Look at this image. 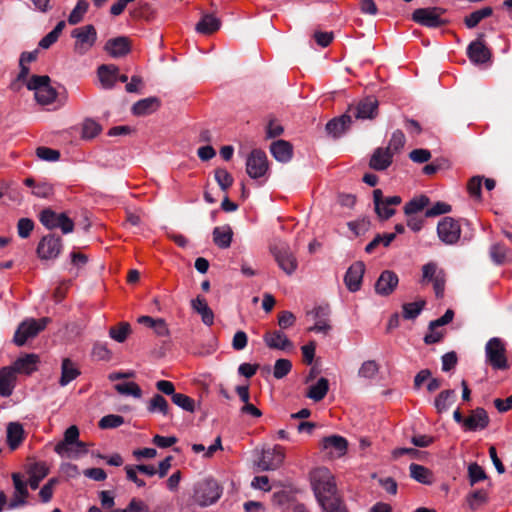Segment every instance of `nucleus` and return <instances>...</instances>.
<instances>
[{"label": "nucleus", "instance_id": "obj_8", "mask_svg": "<svg viewBox=\"0 0 512 512\" xmlns=\"http://www.w3.org/2000/svg\"><path fill=\"white\" fill-rule=\"evenodd\" d=\"M75 38L74 51L79 55L87 53L95 44L97 32L93 25H86L72 31Z\"/></svg>", "mask_w": 512, "mask_h": 512}, {"label": "nucleus", "instance_id": "obj_48", "mask_svg": "<svg viewBox=\"0 0 512 512\" xmlns=\"http://www.w3.org/2000/svg\"><path fill=\"white\" fill-rule=\"evenodd\" d=\"M509 249L504 245L496 243L490 248V257L496 264H502L506 261Z\"/></svg>", "mask_w": 512, "mask_h": 512}, {"label": "nucleus", "instance_id": "obj_52", "mask_svg": "<svg viewBox=\"0 0 512 512\" xmlns=\"http://www.w3.org/2000/svg\"><path fill=\"white\" fill-rule=\"evenodd\" d=\"M215 180L223 191H226L233 184L232 175L223 168L215 170Z\"/></svg>", "mask_w": 512, "mask_h": 512}, {"label": "nucleus", "instance_id": "obj_49", "mask_svg": "<svg viewBox=\"0 0 512 512\" xmlns=\"http://www.w3.org/2000/svg\"><path fill=\"white\" fill-rule=\"evenodd\" d=\"M292 369V363L288 359H278L273 368V376L276 379H282L287 376Z\"/></svg>", "mask_w": 512, "mask_h": 512}, {"label": "nucleus", "instance_id": "obj_6", "mask_svg": "<svg viewBox=\"0 0 512 512\" xmlns=\"http://www.w3.org/2000/svg\"><path fill=\"white\" fill-rule=\"evenodd\" d=\"M446 12L442 7L418 8L412 13V20L428 28H437L445 24L441 16Z\"/></svg>", "mask_w": 512, "mask_h": 512}, {"label": "nucleus", "instance_id": "obj_32", "mask_svg": "<svg viewBox=\"0 0 512 512\" xmlns=\"http://www.w3.org/2000/svg\"><path fill=\"white\" fill-rule=\"evenodd\" d=\"M29 478L27 484L35 490L40 482L48 475V468L45 463H33L28 470Z\"/></svg>", "mask_w": 512, "mask_h": 512}, {"label": "nucleus", "instance_id": "obj_64", "mask_svg": "<svg viewBox=\"0 0 512 512\" xmlns=\"http://www.w3.org/2000/svg\"><path fill=\"white\" fill-rule=\"evenodd\" d=\"M92 354L98 360H110L111 355H112V353L108 349L107 345L103 344V343H96L93 346Z\"/></svg>", "mask_w": 512, "mask_h": 512}, {"label": "nucleus", "instance_id": "obj_14", "mask_svg": "<svg viewBox=\"0 0 512 512\" xmlns=\"http://www.w3.org/2000/svg\"><path fill=\"white\" fill-rule=\"evenodd\" d=\"M439 238L445 244H455L461 235L459 223L451 217H444L437 226Z\"/></svg>", "mask_w": 512, "mask_h": 512}, {"label": "nucleus", "instance_id": "obj_38", "mask_svg": "<svg viewBox=\"0 0 512 512\" xmlns=\"http://www.w3.org/2000/svg\"><path fill=\"white\" fill-rule=\"evenodd\" d=\"M493 14L491 7H483L479 10L472 12L464 18V23L467 28H475L483 19L490 17Z\"/></svg>", "mask_w": 512, "mask_h": 512}, {"label": "nucleus", "instance_id": "obj_56", "mask_svg": "<svg viewBox=\"0 0 512 512\" xmlns=\"http://www.w3.org/2000/svg\"><path fill=\"white\" fill-rule=\"evenodd\" d=\"M101 131L100 125L91 119L85 120L82 128L83 138L91 139L97 136Z\"/></svg>", "mask_w": 512, "mask_h": 512}, {"label": "nucleus", "instance_id": "obj_43", "mask_svg": "<svg viewBox=\"0 0 512 512\" xmlns=\"http://www.w3.org/2000/svg\"><path fill=\"white\" fill-rule=\"evenodd\" d=\"M429 203V199L426 196H419L413 198L408 203H406L404 207V212L406 216L416 215L418 212H421Z\"/></svg>", "mask_w": 512, "mask_h": 512}, {"label": "nucleus", "instance_id": "obj_61", "mask_svg": "<svg viewBox=\"0 0 512 512\" xmlns=\"http://www.w3.org/2000/svg\"><path fill=\"white\" fill-rule=\"evenodd\" d=\"M36 155L45 161H57L60 158L58 150L51 149L48 147H39L36 150Z\"/></svg>", "mask_w": 512, "mask_h": 512}, {"label": "nucleus", "instance_id": "obj_59", "mask_svg": "<svg viewBox=\"0 0 512 512\" xmlns=\"http://www.w3.org/2000/svg\"><path fill=\"white\" fill-rule=\"evenodd\" d=\"M34 228V223L29 218H21L17 223V232L21 238H27Z\"/></svg>", "mask_w": 512, "mask_h": 512}, {"label": "nucleus", "instance_id": "obj_2", "mask_svg": "<svg viewBox=\"0 0 512 512\" xmlns=\"http://www.w3.org/2000/svg\"><path fill=\"white\" fill-rule=\"evenodd\" d=\"M486 363L494 370H507L510 364L507 358L505 342L499 337L489 339L485 345Z\"/></svg>", "mask_w": 512, "mask_h": 512}, {"label": "nucleus", "instance_id": "obj_22", "mask_svg": "<svg viewBox=\"0 0 512 512\" xmlns=\"http://www.w3.org/2000/svg\"><path fill=\"white\" fill-rule=\"evenodd\" d=\"M398 284L397 275L389 270H386L381 273L379 279L375 284V290L380 295H389L393 292Z\"/></svg>", "mask_w": 512, "mask_h": 512}, {"label": "nucleus", "instance_id": "obj_11", "mask_svg": "<svg viewBox=\"0 0 512 512\" xmlns=\"http://www.w3.org/2000/svg\"><path fill=\"white\" fill-rule=\"evenodd\" d=\"M378 101L374 97H368L359 101L355 105H350L347 114L352 119H372L377 115Z\"/></svg>", "mask_w": 512, "mask_h": 512}, {"label": "nucleus", "instance_id": "obj_47", "mask_svg": "<svg viewBox=\"0 0 512 512\" xmlns=\"http://www.w3.org/2000/svg\"><path fill=\"white\" fill-rule=\"evenodd\" d=\"M424 305H425L424 300L404 304L403 305V317L405 319L416 318L422 311Z\"/></svg>", "mask_w": 512, "mask_h": 512}, {"label": "nucleus", "instance_id": "obj_60", "mask_svg": "<svg viewBox=\"0 0 512 512\" xmlns=\"http://www.w3.org/2000/svg\"><path fill=\"white\" fill-rule=\"evenodd\" d=\"M440 270L435 263H427L422 267V283L432 282Z\"/></svg>", "mask_w": 512, "mask_h": 512}, {"label": "nucleus", "instance_id": "obj_37", "mask_svg": "<svg viewBox=\"0 0 512 512\" xmlns=\"http://www.w3.org/2000/svg\"><path fill=\"white\" fill-rule=\"evenodd\" d=\"M79 374L80 372L74 363L70 359H64L62 362V373L59 381L60 385H68L71 381L76 379Z\"/></svg>", "mask_w": 512, "mask_h": 512}, {"label": "nucleus", "instance_id": "obj_51", "mask_svg": "<svg viewBox=\"0 0 512 512\" xmlns=\"http://www.w3.org/2000/svg\"><path fill=\"white\" fill-rule=\"evenodd\" d=\"M405 144V135L401 130H396L393 132L391 139L389 140V144L386 149L393 152V155L399 152Z\"/></svg>", "mask_w": 512, "mask_h": 512}, {"label": "nucleus", "instance_id": "obj_31", "mask_svg": "<svg viewBox=\"0 0 512 512\" xmlns=\"http://www.w3.org/2000/svg\"><path fill=\"white\" fill-rule=\"evenodd\" d=\"M118 68L114 65H101L98 68L97 74L101 86L104 89H111L117 80Z\"/></svg>", "mask_w": 512, "mask_h": 512}, {"label": "nucleus", "instance_id": "obj_57", "mask_svg": "<svg viewBox=\"0 0 512 512\" xmlns=\"http://www.w3.org/2000/svg\"><path fill=\"white\" fill-rule=\"evenodd\" d=\"M444 336L443 330L438 325H434L433 321L429 324V332L424 337L426 344H434L439 342Z\"/></svg>", "mask_w": 512, "mask_h": 512}, {"label": "nucleus", "instance_id": "obj_12", "mask_svg": "<svg viewBox=\"0 0 512 512\" xmlns=\"http://www.w3.org/2000/svg\"><path fill=\"white\" fill-rule=\"evenodd\" d=\"M268 171V160L266 154L258 149L253 150L246 160V172L253 178L263 177Z\"/></svg>", "mask_w": 512, "mask_h": 512}, {"label": "nucleus", "instance_id": "obj_36", "mask_svg": "<svg viewBox=\"0 0 512 512\" xmlns=\"http://www.w3.org/2000/svg\"><path fill=\"white\" fill-rule=\"evenodd\" d=\"M328 390L329 382L326 378L322 377L315 384L309 387L306 397L315 402H319L326 396Z\"/></svg>", "mask_w": 512, "mask_h": 512}, {"label": "nucleus", "instance_id": "obj_27", "mask_svg": "<svg viewBox=\"0 0 512 512\" xmlns=\"http://www.w3.org/2000/svg\"><path fill=\"white\" fill-rule=\"evenodd\" d=\"M192 309L201 316L202 322L207 326L214 323V313L202 296H197L191 301Z\"/></svg>", "mask_w": 512, "mask_h": 512}, {"label": "nucleus", "instance_id": "obj_10", "mask_svg": "<svg viewBox=\"0 0 512 512\" xmlns=\"http://www.w3.org/2000/svg\"><path fill=\"white\" fill-rule=\"evenodd\" d=\"M271 252L278 266L287 274L292 275L297 269L298 263L285 243L274 244Z\"/></svg>", "mask_w": 512, "mask_h": 512}, {"label": "nucleus", "instance_id": "obj_54", "mask_svg": "<svg viewBox=\"0 0 512 512\" xmlns=\"http://www.w3.org/2000/svg\"><path fill=\"white\" fill-rule=\"evenodd\" d=\"M124 423V418L120 415H106L99 421V427L102 429L117 428Z\"/></svg>", "mask_w": 512, "mask_h": 512}, {"label": "nucleus", "instance_id": "obj_35", "mask_svg": "<svg viewBox=\"0 0 512 512\" xmlns=\"http://www.w3.org/2000/svg\"><path fill=\"white\" fill-rule=\"evenodd\" d=\"M351 124L350 115L347 112L339 118H334L326 124L329 134L337 137L341 135Z\"/></svg>", "mask_w": 512, "mask_h": 512}, {"label": "nucleus", "instance_id": "obj_25", "mask_svg": "<svg viewBox=\"0 0 512 512\" xmlns=\"http://www.w3.org/2000/svg\"><path fill=\"white\" fill-rule=\"evenodd\" d=\"M468 57L473 63L482 64L487 62L491 53L481 40L473 41L467 49Z\"/></svg>", "mask_w": 512, "mask_h": 512}, {"label": "nucleus", "instance_id": "obj_3", "mask_svg": "<svg viewBox=\"0 0 512 512\" xmlns=\"http://www.w3.org/2000/svg\"><path fill=\"white\" fill-rule=\"evenodd\" d=\"M27 88L34 91L37 103L41 106L53 104L57 98V91L50 85V78L46 75H34L27 83Z\"/></svg>", "mask_w": 512, "mask_h": 512}, {"label": "nucleus", "instance_id": "obj_19", "mask_svg": "<svg viewBox=\"0 0 512 512\" xmlns=\"http://www.w3.org/2000/svg\"><path fill=\"white\" fill-rule=\"evenodd\" d=\"M364 272L365 265L360 261L353 263L348 268L344 281L351 292H356L360 289Z\"/></svg>", "mask_w": 512, "mask_h": 512}, {"label": "nucleus", "instance_id": "obj_46", "mask_svg": "<svg viewBox=\"0 0 512 512\" xmlns=\"http://www.w3.org/2000/svg\"><path fill=\"white\" fill-rule=\"evenodd\" d=\"M88 3L84 0H79L76 4V6L74 7V9L71 11L69 17H68V22L71 24V25H75L77 23H79L84 15L86 14L87 10H88Z\"/></svg>", "mask_w": 512, "mask_h": 512}, {"label": "nucleus", "instance_id": "obj_53", "mask_svg": "<svg viewBox=\"0 0 512 512\" xmlns=\"http://www.w3.org/2000/svg\"><path fill=\"white\" fill-rule=\"evenodd\" d=\"M172 402L188 412L194 411V400L189 396L182 393H175L172 397Z\"/></svg>", "mask_w": 512, "mask_h": 512}, {"label": "nucleus", "instance_id": "obj_34", "mask_svg": "<svg viewBox=\"0 0 512 512\" xmlns=\"http://www.w3.org/2000/svg\"><path fill=\"white\" fill-rule=\"evenodd\" d=\"M220 20L211 14L204 15L196 25V31L200 34H212L220 28Z\"/></svg>", "mask_w": 512, "mask_h": 512}, {"label": "nucleus", "instance_id": "obj_28", "mask_svg": "<svg viewBox=\"0 0 512 512\" xmlns=\"http://www.w3.org/2000/svg\"><path fill=\"white\" fill-rule=\"evenodd\" d=\"M160 107V101L156 97H148L137 101L133 107L132 112L136 116H146L154 113Z\"/></svg>", "mask_w": 512, "mask_h": 512}, {"label": "nucleus", "instance_id": "obj_5", "mask_svg": "<svg viewBox=\"0 0 512 512\" xmlns=\"http://www.w3.org/2000/svg\"><path fill=\"white\" fill-rule=\"evenodd\" d=\"M50 319L43 317L40 319L28 318L24 320L17 328L13 341L17 346H23L27 340L36 337L49 324Z\"/></svg>", "mask_w": 512, "mask_h": 512}, {"label": "nucleus", "instance_id": "obj_58", "mask_svg": "<svg viewBox=\"0 0 512 512\" xmlns=\"http://www.w3.org/2000/svg\"><path fill=\"white\" fill-rule=\"evenodd\" d=\"M469 480L471 485L482 481L486 478L485 471L476 463L470 464L468 467Z\"/></svg>", "mask_w": 512, "mask_h": 512}, {"label": "nucleus", "instance_id": "obj_16", "mask_svg": "<svg viewBox=\"0 0 512 512\" xmlns=\"http://www.w3.org/2000/svg\"><path fill=\"white\" fill-rule=\"evenodd\" d=\"M62 249L61 239L54 235L43 237L37 247V254L42 260L58 257Z\"/></svg>", "mask_w": 512, "mask_h": 512}, {"label": "nucleus", "instance_id": "obj_13", "mask_svg": "<svg viewBox=\"0 0 512 512\" xmlns=\"http://www.w3.org/2000/svg\"><path fill=\"white\" fill-rule=\"evenodd\" d=\"M285 458L284 448L276 445L271 449L263 450L257 462V466L262 471L275 470L281 466Z\"/></svg>", "mask_w": 512, "mask_h": 512}, {"label": "nucleus", "instance_id": "obj_17", "mask_svg": "<svg viewBox=\"0 0 512 512\" xmlns=\"http://www.w3.org/2000/svg\"><path fill=\"white\" fill-rule=\"evenodd\" d=\"M12 480L15 491L13 498L8 504V509L10 510L24 506L27 503V498L29 495L27 490L28 484L22 479V476L19 473H13Z\"/></svg>", "mask_w": 512, "mask_h": 512}, {"label": "nucleus", "instance_id": "obj_7", "mask_svg": "<svg viewBox=\"0 0 512 512\" xmlns=\"http://www.w3.org/2000/svg\"><path fill=\"white\" fill-rule=\"evenodd\" d=\"M39 220L47 229L60 228L64 234L71 233L74 229L73 221L65 213H56L51 209L43 210Z\"/></svg>", "mask_w": 512, "mask_h": 512}, {"label": "nucleus", "instance_id": "obj_26", "mask_svg": "<svg viewBox=\"0 0 512 512\" xmlns=\"http://www.w3.org/2000/svg\"><path fill=\"white\" fill-rule=\"evenodd\" d=\"M7 444L11 450H16L24 440L25 432L19 422H10L7 425Z\"/></svg>", "mask_w": 512, "mask_h": 512}, {"label": "nucleus", "instance_id": "obj_44", "mask_svg": "<svg viewBox=\"0 0 512 512\" xmlns=\"http://www.w3.org/2000/svg\"><path fill=\"white\" fill-rule=\"evenodd\" d=\"M131 332L130 324L127 322H121L115 327H111L109 330V336L119 342L123 343Z\"/></svg>", "mask_w": 512, "mask_h": 512}, {"label": "nucleus", "instance_id": "obj_20", "mask_svg": "<svg viewBox=\"0 0 512 512\" xmlns=\"http://www.w3.org/2000/svg\"><path fill=\"white\" fill-rule=\"evenodd\" d=\"M489 424V417L483 408H476L464 419L463 427L465 430L476 431L485 429Z\"/></svg>", "mask_w": 512, "mask_h": 512}, {"label": "nucleus", "instance_id": "obj_45", "mask_svg": "<svg viewBox=\"0 0 512 512\" xmlns=\"http://www.w3.org/2000/svg\"><path fill=\"white\" fill-rule=\"evenodd\" d=\"M114 388L122 395L133 396L135 398H140L142 396V390L135 382L119 383L116 384Z\"/></svg>", "mask_w": 512, "mask_h": 512}, {"label": "nucleus", "instance_id": "obj_23", "mask_svg": "<svg viewBox=\"0 0 512 512\" xmlns=\"http://www.w3.org/2000/svg\"><path fill=\"white\" fill-rule=\"evenodd\" d=\"M393 156L389 149L377 148L370 158L369 166L378 171L386 170L391 165Z\"/></svg>", "mask_w": 512, "mask_h": 512}, {"label": "nucleus", "instance_id": "obj_21", "mask_svg": "<svg viewBox=\"0 0 512 512\" xmlns=\"http://www.w3.org/2000/svg\"><path fill=\"white\" fill-rule=\"evenodd\" d=\"M104 49L110 56L119 58L130 52L131 45L127 37L121 36L109 39L106 42Z\"/></svg>", "mask_w": 512, "mask_h": 512}, {"label": "nucleus", "instance_id": "obj_15", "mask_svg": "<svg viewBox=\"0 0 512 512\" xmlns=\"http://www.w3.org/2000/svg\"><path fill=\"white\" fill-rule=\"evenodd\" d=\"M320 447L331 458H340L344 456L348 449L347 440L339 435L324 437L320 442Z\"/></svg>", "mask_w": 512, "mask_h": 512}, {"label": "nucleus", "instance_id": "obj_4", "mask_svg": "<svg viewBox=\"0 0 512 512\" xmlns=\"http://www.w3.org/2000/svg\"><path fill=\"white\" fill-rule=\"evenodd\" d=\"M222 495V489L213 479H204L195 486L193 499L199 506L206 507L214 504Z\"/></svg>", "mask_w": 512, "mask_h": 512}, {"label": "nucleus", "instance_id": "obj_29", "mask_svg": "<svg viewBox=\"0 0 512 512\" xmlns=\"http://www.w3.org/2000/svg\"><path fill=\"white\" fill-rule=\"evenodd\" d=\"M77 442H81L79 440V429L76 425H71L64 432L63 440L55 445L54 451L57 454H64L67 451L68 446H74Z\"/></svg>", "mask_w": 512, "mask_h": 512}, {"label": "nucleus", "instance_id": "obj_50", "mask_svg": "<svg viewBox=\"0 0 512 512\" xmlns=\"http://www.w3.org/2000/svg\"><path fill=\"white\" fill-rule=\"evenodd\" d=\"M379 371V365L374 360H368L362 363L359 368L358 375L362 378L371 379L376 376Z\"/></svg>", "mask_w": 512, "mask_h": 512}, {"label": "nucleus", "instance_id": "obj_42", "mask_svg": "<svg viewBox=\"0 0 512 512\" xmlns=\"http://www.w3.org/2000/svg\"><path fill=\"white\" fill-rule=\"evenodd\" d=\"M454 390H444L435 399L434 405L438 413H443L449 409L454 402Z\"/></svg>", "mask_w": 512, "mask_h": 512}, {"label": "nucleus", "instance_id": "obj_24", "mask_svg": "<svg viewBox=\"0 0 512 512\" xmlns=\"http://www.w3.org/2000/svg\"><path fill=\"white\" fill-rule=\"evenodd\" d=\"M16 384V373L11 366L0 369V396L9 397L12 395Z\"/></svg>", "mask_w": 512, "mask_h": 512}, {"label": "nucleus", "instance_id": "obj_41", "mask_svg": "<svg viewBox=\"0 0 512 512\" xmlns=\"http://www.w3.org/2000/svg\"><path fill=\"white\" fill-rule=\"evenodd\" d=\"M410 476L419 483L422 484H431L432 483V473L431 471L419 464L412 463L409 467Z\"/></svg>", "mask_w": 512, "mask_h": 512}, {"label": "nucleus", "instance_id": "obj_39", "mask_svg": "<svg viewBox=\"0 0 512 512\" xmlns=\"http://www.w3.org/2000/svg\"><path fill=\"white\" fill-rule=\"evenodd\" d=\"M147 410L150 413H160L163 416L169 415V404L160 394H155L147 404Z\"/></svg>", "mask_w": 512, "mask_h": 512}, {"label": "nucleus", "instance_id": "obj_1", "mask_svg": "<svg viewBox=\"0 0 512 512\" xmlns=\"http://www.w3.org/2000/svg\"><path fill=\"white\" fill-rule=\"evenodd\" d=\"M310 481L315 497L321 508L329 507L333 505V503H337V501L341 500L338 495L334 476L328 468L318 467L312 470L310 473Z\"/></svg>", "mask_w": 512, "mask_h": 512}, {"label": "nucleus", "instance_id": "obj_40", "mask_svg": "<svg viewBox=\"0 0 512 512\" xmlns=\"http://www.w3.org/2000/svg\"><path fill=\"white\" fill-rule=\"evenodd\" d=\"M214 243L220 248H228L232 241V230L230 227H216L213 230Z\"/></svg>", "mask_w": 512, "mask_h": 512}, {"label": "nucleus", "instance_id": "obj_33", "mask_svg": "<svg viewBox=\"0 0 512 512\" xmlns=\"http://www.w3.org/2000/svg\"><path fill=\"white\" fill-rule=\"evenodd\" d=\"M273 157L280 162H288L292 158V146L285 140H277L270 146Z\"/></svg>", "mask_w": 512, "mask_h": 512}, {"label": "nucleus", "instance_id": "obj_62", "mask_svg": "<svg viewBox=\"0 0 512 512\" xmlns=\"http://www.w3.org/2000/svg\"><path fill=\"white\" fill-rule=\"evenodd\" d=\"M482 180H483V178L480 176H474L469 180V182L467 184V190H468L470 196L475 197L477 199L480 198Z\"/></svg>", "mask_w": 512, "mask_h": 512}, {"label": "nucleus", "instance_id": "obj_63", "mask_svg": "<svg viewBox=\"0 0 512 512\" xmlns=\"http://www.w3.org/2000/svg\"><path fill=\"white\" fill-rule=\"evenodd\" d=\"M451 211V206L444 202H437L429 209L426 210L425 215L427 217H434L442 214H446Z\"/></svg>", "mask_w": 512, "mask_h": 512}, {"label": "nucleus", "instance_id": "obj_18", "mask_svg": "<svg viewBox=\"0 0 512 512\" xmlns=\"http://www.w3.org/2000/svg\"><path fill=\"white\" fill-rule=\"evenodd\" d=\"M263 340L267 347L275 350L290 351L293 349V343L288 339L285 333L280 330L266 332Z\"/></svg>", "mask_w": 512, "mask_h": 512}, {"label": "nucleus", "instance_id": "obj_9", "mask_svg": "<svg viewBox=\"0 0 512 512\" xmlns=\"http://www.w3.org/2000/svg\"><path fill=\"white\" fill-rule=\"evenodd\" d=\"M373 200L375 212L382 220H387L395 214V207L400 205L402 199L400 196L383 197V192L380 189L373 191Z\"/></svg>", "mask_w": 512, "mask_h": 512}, {"label": "nucleus", "instance_id": "obj_30", "mask_svg": "<svg viewBox=\"0 0 512 512\" xmlns=\"http://www.w3.org/2000/svg\"><path fill=\"white\" fill-rule=\"evenodd\" d=\"M39 359L35 354H27L24 357L17 359L11 368L15 371V373H23V374H31L33 371L37 369V363Z\"/></svg>", "mask_w": 512, "mask_h": 512}, {"label": "nucleus", "instance_id": "obj_55", "mask_svg": "<svg viewBox=\"0 0 512 512\" xmlns=\"http://www.w3.org/2000/svg\"><path fill=\"white\" fill-rule=\"evenodd\" d=\"M88 452L87 446L84 442H77L74 446H68L64 454H58L61 457H68L77 459Z\"/></svg>", "mask_w": 512, "mask_h": 512}]
</instances>
